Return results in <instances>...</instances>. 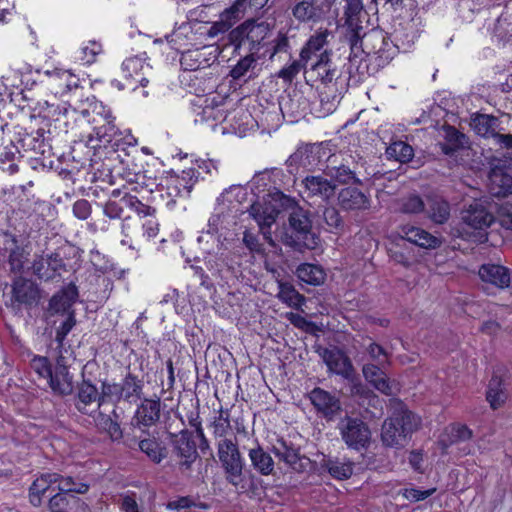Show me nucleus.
Returning a JSON list of instances; mask_svg holds the SVG:
<instances>
[{"label":"nucleus","instance_id":"f257e3e1","mask_svg":"<svg viewBox=\"0 0 512 512\" xmlns=\"http://www.w3.org/2000/svg\"><path fill=\"white\" fill-rule=\"evenodd\" d=\"M274 197L280 202L281 208L291 209L288 218L291 233L285 234V244L299 251L315 249L318 246L319 238L312 231L309 212L298 206L293 198L284 195L282 192H277Z\"/></svg>","mask_w":512,"mask_h":512},{"label":"nucleus","instance_id":"f03ea898","mask_svg":"<svg viewBox=\"0 0 512 512\" xmlns=\"http://www.w3.org/2000/svg\"><path fill=\"white\" fill-rule=\"evenodd\" d=\"M420 426V418L409 411L401 402L392 403V413L381 429L382 443L387 447L405 446L410 435Z\"/></svg>","mask_w":512,"mask_h":512},{"label":"nucleus","instance_id":"7ed1b4c3","mask_svg":"<svg viewBox=\"0 0 512 512\" xmlns=\"http://www.w3.org/2000/svg\"><path fill=\"white\" fill-rule=\"evenodd\" d=\"M309 75L315 81L323 85L320 90V101L324 110L329 113L336 107L338 95L330 92H336V86L339 79V71L331 61V52L323 51L318 60L311 62Z\"/></svg>","mask_w":512,"mask_h":512},{"label":"nucleus","instance_id":"20e7f679","mask_svg":"<svg viewBox=\"0 0 512 512\" xmlns=\"http://www.w3.org/2000/svg\"><path fill=\"white\" fill-rule=\"evenodd\" d=\"M344 2L343 27L346 29L345 37L351 53L357 57L365 51L362 44L366 33L361 20L364 15V5L362 0H344Z\"/></svg>","mask_w":512,"mask_h":512},{"label":"nucleus","instance_id":"39448f33","mask_svg":"<svg viewBox=\"0 0 512 512\" xmlns=\"http://www.w3.org/2000/svg\"><path fill=\"white\" fill-rule=\"evenodd\" d=\"M270 33L269 25L265 22L246 21L229 33V41L235 47V52L241 49L256 54L260 45Z\"/></svg>","mask_w":512,"mask_h":512},{"label":"nucleus","instance_id":"423d86ee","mask_svg":"<svg viewBox=\"0 0 512 512\" xmlns=\"http://www.w3.org/2000/svg\"><path fill=\"white\" fill-rule=\"evenodd\" d=\"M216 447L226 481L237 487L243 480L244 468V459L237 442L232 439H220L216 442Z\"/></svg>","mask_w":512,"mask_h":512},{"label":"nucleus","instance_id":"0eeeda50","mask_svg":"<svg viewBox=\"0 0 512 512\" xmlns=\"http://www.w3.org/2000/svg\"><path fill=\"white\" fill-rule=\"evenodd\" d=\"M337 430L342 441L350 449L359 451L370 443L371 430L368 424L360 418L345 415L340 418Z\"/></svg>","mask_w":512,"mask_h":512},{"label":"nucleus","instance_id":"6e6552de","mask_svg":"<svg viewBox=\"0 0 512 512\" xmlns=\"http://www.w3.org/2000/svg\"><path fill=\"white\" fill-rule=\"evenodd\" d=\"M171 442L179 470L182 474H188L199 458L195 441L188 431L183 430L178 435H174Z\"/></svg>","mask_w":512,"mask_h":512},{"label":"nucleus","instance_id":"1a4fd4ad","mask_svg":"<svg viewBox=\"0 0 512 512\" xmlns=\"http://www.w3.org/2000/svg\"><path fill=\"white\" fill-rule=\"evenodd\" d=\"M301 194L305 200L326 202L335 195L336 185L323 175H309L301 182Z\"/></svg>","mask_w":512,"mask_h":512},{"label":"nucleus","instance_id":"9d476101","mask_svg":"<svg viewBox=\"0 0 512 512\" xmlns=\"http://www.w3.org/2000/svg\"><path fill=\"white\" fill-rule=\"evenodd\" d=\"M41 299L40 289L33 281L17 278L12 285V306L19 310L21 306L27 309L36 307Z\"/></svg>","mask_w":512,"mask_h":512},{"label":"nucleus","instance_id":"9b49d317","mask_svg":"<svg viewBox=\"0 0 512 512\" xmlns=\"http://www.w3.org/2000/svg\"><path fill=\"white\" fill-rule=\"evenodd\" d=\"M127 207L144 216H150L155 212V209L143 204L136 196L125 193L119 201L109 200L104 206V214L110 219L120 218L123 213V208Z\"/></svg>","mask_w":512,"mask_h":512},{"label":"nucleus","instance_id":"f8f14e48","mask_svg":"<svg viewBox=\"0 0 512 512\" xmlns=\"http://www.w3.org/2000/svg\"><path fill=\"white\" fill-rule=\"evenodd\" d=\"M309 399L315 409L328 421L334 420L342 410L340 399L322 388H314L309 393Z\"/></svg>","mask_w":512,"mask_h":512},{"label":"nucleus","instance_id":"ddd939ff","mask_svg":"<svg viewBox=\"0 0 512 512\" xmlns=\"http://www.w3.org/2000/svg\"><path fill=\"white\" fill-rule=\"evenodd\" d=\"M278 213V209L259 201L253 203L249 208L250 216L255 219L264 239L271 245H274V241L271 236L270 227L275 223Z\"/></svg>","mask_w":512,"mask_h":512},{"label":"nucleus","instance_id":"4468645a","mask_svg":"<svg viewBox=\"0 0 512 512\" xmlns=\"http://www.w3.org/2000/svg\"><path fill=\"white\" fill-rule=\"evenodd\" d=\"M478 275L482 282L499 289L508 288L512 282V270L498 264L487 263L481 265Z\"/></svg>","mask_w":512,"mask_h":512},{"label":"nucleus","instance_id":"2eb2a0df","mask_svg":"<svg viewBox=\"0 0 512 512\" xmlns=\"http://www.w3.org/2000/svg\"><path fill=\"white\" fill-rule=\"evenodd\" d=\"M338 204L343 211L356 212L370 208L369 197L357 187H345L338 193Z\"/></svg>","mask_w":512,"mask_h":512},{"label":"nucleus","instance_id":"dca6fc26","mask_svg":"<svg viewBox=\"0 0 512 512\" xmlns=\"http://www.w3.org/2000/svg\"><path fill=\"white\" fill-rule=\"evenodd\" d=\"M461 215L463 222L475 230H485L494 222L493 215L481 201L471 203Z\"/></svg>","mask_w":512,"mask_h":512},{"label":"nucleus","instance_id":"f3484780","mask_svg":"<svg viewBox=\"0 0 512 512\" xmlns=\"http://www.w3.org/2000/svg\"><path fill=\"white\" fill-rule=\"evenodd\" d=\"M321 356L329 371L346 379L354 375L351 360L339 349H324Z\"/></svg>","mask_w":512,"mask_h":512},{"label":"nucleus","instance_id":"a211bd4d","mask_svg":"<svg viewBox=\"0 0 512 512\" xmlns=\"http://www.w3.org/2000/svg\"><path fill=\"white\" fill-rule=\"evenodd\" d=\"M121 70L124 79L135 80L141 87L145 88L149 83L147 76L151 74L152 68L143 59L131 57L122 63Z\"/></svg>","mask_w":512,"mask_h":512},{"label":"nucleus","instance_id":"6ab92c4d","mask_svg":"<svg viewBox=\"0 0 512 512\" xmlns=\"http://www.w3.org/2000/svg\"><path fill=\"white\" fill-rule=\"evenodd\" d=\"M400 236L407 241L426 249H435L440 246L439 238L419 227L403 225L400 227Z\"/></svg>","mask_w":512,"mask_h":512},{"label":"nucleus","instance_id":"aec40b11","mask_svg":"<svg viewBox=\"0 0 512 512\" xmlns=\"http://www.w3.org/2000/svg\"><path fill=\"white\" fill-rule=\"evenodd\" d=\"M400 236L407 241L426 249H435L440 246L439 238L419 227L403 225L400 227Z\"/></svg>","mask_w":512,"mask_h":512},{"label":"nucleus","instance_id":"412c9836","mask_svg":"<svg viewBox=\"0 0 512 512\" xmlns=\"http://www.w3.org/2000/svg\"><path fill=\"white\" fill-rule=\"evenodd\" d=\"M400 236L407 241L426 249H435L440 246L439 238L419 227L403 225L400 227Z\"/></svg>","mask_w":512,"mask_h":512},{"label":"nucleus","instance_id":"4be33fe9","mask_svg":"<svg viewBox=\"0 0 512 512\" xmlns=\"http://www.w3.org/2000/svg\"><path fill=\"white\" fill-rule=\"evenodd\" d=\"M100 394L95 385L88 381H83L77 390V396L75 399V406L83 414H90L93 410L92 406L96 405L100 408Z\"/></svg>","mask_w":512,"mask_h":512},{"label":"nucleus","instance_id":"5701e85b","mask_svg":"<svg viewBox=\"0 0 512 512\" xmlns=\"http://www.w3.org/2000/svg\"><path fill=\"white\" fill-rule=\"evenodd\" d=\"M386 366L374 365L366 363L362 367V373L366 381H368L376 390L385 394H393V388L384 372Z\"/></svg>","mask_w":512,"mask_h":512},{"label":"nucleus","instance_id":"b1692460","mask_svg":"<svg viewBox=\"0 0 512 512\" xmlns=\"http://www.w3.org/2000/svg\"><path fill=\"white\" fill-rule=\"evenodd\" d=\"M160 399H145L137 408L134 420L138 427H150L160 419Z\"/></svg>","mask_w":512,"mask_h":512},{"label":"nucleus","instance_id":"393cba45","mask_svg":"<svg viewBox=\"0 0 512 512\" xmlns=\"http://www.w3.org/2000/svg\"><path fill=\"white\" fill-rule=\"evenodd\" d=\"M248 457L251 462V466L260 475L269 476L274 474V460L271 455L263 449L258 441H255V446L249 449Z\"/></svg>","mask_w":512,"mask_h":512},{"label":"nucleus","instance_id":"a878e982","mask_svg":"<svg viewBox=\"0 0 512 512\" xmlns=\"http://www.w3.org/2000/svg\"><path fill=\"white\" fill-rule=\"evenodd\" d=\"M328 35L329 33L327 30L320 31L312 35L300 52L301 61L308 64L310 61L313 62L318 60L323 51H328L324 48L328 43Z\"/></svg>","mask_w":512,"mask_h":512},{"label":"nucleus","instance_id":"bb28decb","mask_svg":"<svg viewBox=\"0 0 512 512\" xmlns=\"http://www.w3.org/2000/svg\"><path fill=\"white\" fill-rule=\"evenodd\" d=\"M97 428L105 433L111 441L120 442L123 438V431L119 423V414L113 409L111 415L99 412L95 418Z\"/></svg>","mask_w":512,"mask_h":512},{"label":"nucleus","instance_id":"cd10ccee","mask_svg":"<svg viewBox=\"0 0 512 512\" xmlns=\"http://www.w3.org/2000/svg\"><path fill=\"white\" fill-rule=\"evenodd\" d=\"M122 234L124 238L121 244L128 245L131 249H138L143 244V234L141 231V215L136 218L126 217L122 222Z\"/></svg>","mask_w":512,"mask_h":512},{"label":"nucleus","instance_id":"c85d7f7f","mask_svg":"<svg viewBox=\"0 0 512 512\" xmlns=\"http://www.w3.org/2000/svg\"><path fill=\"white\" fill-rule=\"evenodd\" d=\"M78 297L77 287L70 283L50 300L49 309L54 313L69 312Z\"/></svg>","mask_w":512,"mask_h":512},{"label":"nucleus","instance_id":"c756f323","mask_svg":"<svg viewBox=\"0 0 512 512\" xmlns=\"http://www.w3.org/2000/svg\"><path fill=\"white\" fill-rule=\"evenodd\" d=\"M425 211L431 221L443 224L450 217V204L441 196H429L426 200Z\"/></svg>","mask_w":512,"mask_h":512},{"label":"nucleus","instance_id":"7c9ffc66","mask_svg":"<svg viewBox=\"0 0 512 512\" xmlns=\"http://www.w3.org/2000/svg\"><path fill=\"white\" fill-rule=\"evenodd\" d=\"M323 14L317 0H297L292 7V15L299 22H316Z\"/></svg>","mask_w":512,"mask_h":512},{"label":"nucleus","instance_id":"2f4dec72","mask_svg":"<svg viewBox=\"0 0 512 512\" xmlns=\"http://www.w3.org/2000/svg\"><path fill=\"white\" fill-rule=\"evenodd\" d=\"M271 451L279 460L283 461L292 469L298 470L300 468L301 465H299V462L301 460V456L299 454V450L283 438L276 440Z\"/></svg>","mask_w":512,"mask_h":512},{"label":"nucleus","instance_id":"473e14b6","mask_svg":"<svg viewBox=\"0 0 512 512\" xmlns=\"http://www.w3.org/2000/svg\"><path fill=\"white\" fill-rule=\"evenodd\" d=\"M466 137L454 127L445 128V139L438 145L441 152L449 157H456L458 152L465 147Z\"/></svg>","mask_w":512,"mask_h":512},{"label":"nucleus","instance_id":"72a5a7b5","mask_svg":"<svg viewBox=\"0 0 512 512\" xmlns=\"http://www.w3.org/2000/svg\"><path fill=\"white\" fill-rule=\"evenodd\" d=\"M320 148L315 145H307L297 149L289 158L290 165L298 164L300 167L311 170L318 165Z\"/></svg>","mask_w":512,"mask_h":512},{"label":"nucleus","instance_id":"f704fd0d","mask_svg":"<svg viewBox=\"0 0 512 512\" xmlns=\"http://www.w3.org/2000/svg\"><path fill=\"white\" fill-rule=\"evenodd\" d=\"M508 393L504 386L502 379L498 376H493L489 381L488 389L486 392V399L492 409H498L507 400Z\"/></svg>","mask_w":512,"mask_h":512},{"label":"nucleus","instance_id":"c9c22d12","mask_svg":"<svg viewBox=\"0 0 512 512\" xmlns=\"http://www.w3.org/2000/svg\"><path fill=\"white\" fill-rule=\"evenodd\" d=\"M141 452L155 464L161 463L168 455L167 448L156 438L142 439L138 443Z\"/></svg>","mask_w":512,"mask_h":512},{"label":"nucleus","instance_id":"e433bc0d","mask_svg":"<svg viewBox=\"0 0 512 512\" xmlns=\"http://www.w3.org/2000/svg\"><path fill=\"white\" fill-rule=\"evenodd\" d=\"M278 287L277 297L289 307L299 309L304 304L305 297L291 283L278 281Z\"/></svg>","mask_w":512,"mask_h":512},{"label":"nucleus","instance_id":"4c0bfd02","mask_svg":"<svg viewBox=\"0 0 512 512\" xmlns=\"http://www.w3.org/2000/svg\"><path fill=\"white\" fill-rule=\"evenodd\" d=\"M296 275L301 281L315 286L322 284L326 276L320 266L310 263L299 265L296 270Z\"/></svg>","mask_w":512,"mask_h":512},{"label":"nucleus","instance_id":"58836bf2","mask_svg":"<svg viewBox=\"0 0 512 512\" xmlns=\"http://www.w3.org/2000/svg\"><path fill=\"white\" fill-rule=\"evenodd\" d=\"M489 180L492 185L499 188L494 191L498 196H505L512 189V177L505 173L502 168L493 167L489 172Z\"/></svg>","mask_w":512,"mask_h":512},{"label":"nucleus","instance_id":"ea45409f","mask_svg":"<svg viewBox=\"0 0 512 512\" xmlns=\"http://www.w3.org/2000/svg\"><path fill=\"white\" fill-rule=\"evenodd\" d=\"M121 399L132 402L140 397L141 382L133 375L128 374L120 383Z\"/></svg>","mask_w":512,"mask_h":512},{"label":"nucleus","instance_id":"a19ab883","mask_svg":"<svg viewBox=\"0 0 512 512\" xmlns=\"http://www.w3.org/2000/svg\"><path fill=\"white\" fill-rule=\"evenodd\" d=\"M209 427L212 429V435L217 441L220 439H228L226 436L231 430L228 411L221 409L219 415L214 417Z\"/></svg>","mask_w":512,"mask_h":512},{"label":"nucleus","instance_id":"79ce46f5","mask_svg":"<svg viewBox=\"0 0 512 512\" xmlns=\"http://www.w3.org/2000/svg\"><path fill=\"white\" fill-rule=\"evenodd\" d=\"M56 371L51 373V377L47 379V382L55 394L65 396L69 395L73 391V377L66 372L65 376H59L55 379Z\"/></svg>","mask_w":512,"mask_h":512},{"label":"nucleus","instance_id":"37998d69","mask_svg":"<svg viewBox=\"0 0 512 512\" xmlns=\"http://www.w3.org/2000/svg\"><path fill=\"white\" fill-rule=\"evenodd\" d=\"M386 154L389 158H394L401 163H406L413 158L414 150L409 144L403 141H396L386 149Z\"/></svg>","mask_w":512,"mask_h":512},{"label":"nucleus","instance_id":"c03bdc74","mask_svg":"<svg viewBox=\"0 0 512 512\" xmlns=\"http://www.w3.org/2000/svg\"><path fill=\"white\" fill-rule=\"evenodd\" d=\"M497 119L489 115H477L473 119V126L477 134L485 138H493L496 133Z\"/></svg>","mask_w":512,"mask_h":512},{"label":"nucleus","instance_id":"a18cd8bd","mask_svg":"<svg viewBox=\"0 0 512 512\" xmlns=\"http://www.w3.org/2000/svg\"><path fill=\"white\" fill-rule=\"evenodd\" d=\"M326 175L335 180L339 184H348L350 182L360 183L355 173L346 165L327 167Z\"/></svg>","mask_w":512,"mask_h":512},{"label":"nucleus","instance_id":"49530a36","mask_svg":"<svg viewBox=\"0 0 512 512\" xmlns=\"http://www.w3.org/2000/svg\"><path fill=\"white\" fill-rule=\"evenodd\" d=\"M324 467L328 470L329 474L339 480L349 478L353 473L351 463H344L338 460L328 459L324 463Z\"/></svg>","mask_w":512,"mask_h":512},{"label":"nucleus","instance_id":"de8ad7c7","mask_svg":"<svg viewBox=\"0 0 512 512\" xmlns=\"http://www.w3.org/2000/svg\"><path fill=\"white\" fill-rule=\"evenodd\" d=\"M247 53L248 54L242 57L230 71V76L234 80L243 78L247 72L253 69L256 65L257 58L255 54L250 52Z\"/></svg>","mask_w":512,"mask_h":512},{"label":"nucleus","instance_id":"09e8293b","mask_svg":"<svg viewBox=\"0 0 512 512\" xmlns=\"http://www.w3.org/2000/svg\"><path fill=\"white\" fill-rule=\"evenodd\" d=\"M365 351L371 360L370 363L374 365L386 366L390 363L389 353L376 342H370L365 348Z\"/></svg>","mask_w":512,"mask_h":512},{"label":"nucleus","instance_id":"8fccbe9b","mask_svg":"<svg viewBox=\"0 0 512 512\" xmlns=\"http://www.w3.org/2000/svg\"><path fill=\"white\" fill-rule=\"evenodd\" d=\"M102 52V45L96 41H89L87 45L77 51L76 59L83 64H91L96 61V57Z\"/></svg>","mask_w":512,"mask_h":512},{"label":"nucleus","instance_id":"3c124183","mask_svg":"<svg viewBox=\"0 0 512 512\" xmlns=\"http://www.w3.org/2000/svg\"><path fill=\"white\" fill-rule=\"evenodd\" d=\"M71 499L74 495L59 492L51 497L49 501V509L51 512H71Z\"/></svg>","mask_w":512,"mask_h":512},{"label":"nucleus","instance_id":"603ef678","mask_svg":"<svg viewBox=\"0 0 512 512\" xmlns=\"http://www.w3.org/2000/svg\"><path fill=\"white\" fill-rule=\"evenodd\" d=\"M245 0H236L229 8L225 9L220 17L232 27L244 14Z\"/></svg>","mask_w":512,"mask_h":512},{"label":"nucleus","instance_id":"864d4df0","mask_svg":"<svg viewBox=\"0 0 512 512\" xmlns=\"http://www.w3.org/2000/svg\"><path fill=\"white\" fill-rule=\"evenodd\" d=\"M58 490L60 492H64V493H78V494H84L88 491L89 489V485L86 484V483H82V482H75V480L68 476V477H62L60 475V479L58 480Z\"/></svg>","mask_w":512,"mask_h":512},{"label":"nucleus","instance_id":"5fc2aeb1","mask_svg":"<svg viewBox=\"0 0 512 512\" xmlns=\"http://www.w3.org/2000/svg\"><path fill=\"white\" fill-rule=\"evenodd\" d=\"M155 212L150 216L141 214V231L143 234V243L155 238L159 233V223L154 216Z\"/></svg>","mask_w":512,"mask_h":512},{"label":"nucleus","instance_id":"6e6d98bb","mask_svg":"<svg viewBox=\"0 0 512 512\" xmlns=\"http://www.w3.org/2000/svg\"><path fill=\"white\" fill-rule=\"evenodd\" d=\"M99 406L106 402H118L121 400L120 383H102Z\"/></svg>","mask_w":512,"mask_h":512},{"label":"nucleus","instance_id":"4d7b16f0","mask_svg":"<svg viewBox=\"0 0 512 512\" xmlns=\"http://www.w3.org/2000/svg\"><path fill=\"white\" fill-rule=\"evenodd\" d=\"M60 479L58 473H45L37 478L31 485L30 490L36 491V493L44 494L52 484H55Z\"/></svg>","mask_w":512,"mask_h":512},{"label":"nucleus","instance_id":"13d9d810","mask_svg":"<svg viewBox=\"0 0 512 512\" xmlns=\"http://www.w3.org/2000/svg\"><path fill=\"white\" fill-rule=\"evenodd\" d=\"M30 366L39 377L45 380L51 377V373L53 372L49 359L45 356H34L30 362Z\"/></svg>","mask_w":512,"mask_h":512},{"label":"nucleus","instance_id":"bf43d9fd","mask_svg":"<svg viewBox=\"0 0 512 512\" xmlns=\"http://www.w3.org/2000/svg\"><path fill=\"white\" fill-rule=\"evenodd\" d=\"M424 201L417 195H410L402 200L401 211L407 214H416L425 211Z\"/></svg>","mask_w":512,"mask_h":512},{"label":"nucleus","instance_id":"052dcab7","mask_svg":"<svg viewBox=\"0 0 512 512\" xmlns=\"http://www.w3.org/2000/svg\"><path fill=\"white\" fill-rule=\"evenodd\" d=\"M138 496L133 491H127L119 496L120 509L124 512H140Z\"/></svg>","mask_w":512,"mask_h":512},{"label":"nucleus","instance_id":"680f3d73","mask_svg":"<svg viewBox=\"0 0 512 512\" xmlns=\"http://www.w3.org/2000/svg\"><path fill=\"white\" fill-rule=\"evenodd\" d=\"M33 273L40 279L49 280L52 278V272L49 263L44 256H37L32 264Z\"/></svg>","mask_w":512,"mask_h":512},{"label":"nucleus","instance_id":"e2e57ef3","mask_svg":"<svg viewBox=\"0 0 512 512\" xmlns=\"http://www.w3.org/2000/svg\"><path fill=\"white\" fill-rule=\"evenodd\" d=\"M305 65L306 64L304 61H301V59L299 61L295 60L290 65L283 67L278 72V77L282 78L286 82H292Z\"/></svg>","mask_w":512,"mask_h":512},{"label":"nucleus","instance_id":"0e129e2a","mask_svg":"<svg viewBox=\"0 0 512 512\" xmlns=\"http://www.w3.org/2000/svg\"><path fill=\"white\" fill-rule=\"evenodd\" d=\"M325 223L331 229H339L343 226V220L339 211L334 207H326L323 211Z\"/></svg>","mask_w":512,"mask_h":512},{"label":"nucleus","instance_id":"69168bd1","mask_svg":"<svg viewBox=\"0 0 512 512\" xmlns=\"http://www.w3.org/2000/svg\"><path fill=\"white\" fill-rule=\"evenodd\" d=\"M472 431L462 424H455L451 427V441L450 444L458 441H466L472 437Z\"/></svg>","mask_w":512,"mask_h":512},{"label":"nucleus","instance_id":"338daca9","mask_svg":"<svg viewBox=\"0 0 512 512\" xmlns=\"http://www.w3.org/2000/svg\"><path fill=\"white\" fill-rule=\"evenodd\" d=\"M76 321L74 318V312H69L68 318L61 324V326L56 331V341L59 345H62L65 337L74 327Z\"/></svg>","mask_w":512,"mask_h":512},{"label":"nucleus","instance_id":"774afa93","mask_svg":"<svg viewBox=\"0 0 512 512\" xmlns=\"http://www.w3.org/2000/svg\"><path fill=\"white\" fill-rule=\"evenodd\" d=\"M435 492V489L420 490L416 488H407L402 491V495L410 501L417 502L424 500L431 496Z\"/></svg>","mask_w":512,"mask_h":512}]
</instances>
